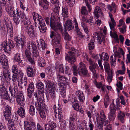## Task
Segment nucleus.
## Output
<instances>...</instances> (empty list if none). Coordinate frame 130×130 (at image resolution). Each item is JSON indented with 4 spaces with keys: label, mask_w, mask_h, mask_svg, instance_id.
Segmentation results:
<instances>
[{
    "label": "nucleus",
    "mask_w": 130,
    "mask_h": 130,
    "mask_svg": "<svg viewBox=\"0 0 130 130\" xmlns=\"http://www.w3.org/2000/svg\"><path fill=\"white\" fill-rule=\"evenodd\" d=\"M59 11H58V12H57L55 13L53 17H51L50 18V20L49 21V23L50 24L49 25L50 26L51 28L54 30L62 32L63 30V29L60 23L58 22L56 23L54 19H57V18L58 19H59Z\"/></svg>",
    "instance_id": "nucleus-1"
},
{
    "label": "nucleus",
    "mask_w": 130,
    "mask_h": 130,
    "mask_svg": "<svg viewBox=\"0 0 130 130\" xmlns=\"http://www.w3.org/2000/svg\"><path fill=\"white\" fill-rule=\"evenodd\" d=\"M34 21L35 22V24L36 27H37L38 26L37 23H38V28L41 32L43 33L46 31V26L44 21L40 15L36 18V21Z\"/></svg>",
    "instance_id": "nucleus-2"
},
{
    "label": "nucleus",
    "mask_w": 130,
    "mask_h": 130,
    "mask_svg": "<svg viewBox=\"0 0 130 130\" xmlns=\"http://www.w3.org/2000/svg\"><path fill=\"white\" fill-rule=\"evenodd\" d=\"M2 48L6 53H10L13 50V48L15 45L14 42L10 40H8L7 41L3 42L2 44Z\"/></svg>",
    "instance_id": "nucleus-3"
},
{
    "label": "nucleus",
    "mask_w": 130,
    "mask_h": 130,
    "mask_svg": "<svg viewBox=\"0 0 130 130\" xmlns=\"http://www.w3.org/2000/svg\"><path fill=\"white\" fill-rule=\"evenodd\" d=\"M44 91L38 90L37 92H34V95L37 100V102L35 103V107H36L37 108L39 107L38 106H39V105H43V104H44L43 102V99L42 98H43L44 100H45L44 97Z\"/></svg>",
    "instance_id": "nucleus-4"
},
{
    "label": "nucleus",
    "mask_w": 130,
    "mask_h": 130,
    "mask_svg": "<svg viewBox=\"0 0 130 130\" xmlns=\"http://www.w3.org/2000/svg\"><path fill=\"white\" fill-rule=\"evenodd\" d=\"M14 40L16 42L17 47L19 49L22 48L26 42V38L24 35H21L19 37L15 36Z\"/></svg>",
    "instance_id": "nucleus-5"
},
{
    "label": "nucleus",
    "mask_w": 130,
    "mask_h": 130,
    "mask_svg": "<svg viewBox=\"0 0 130 130\" xmlns=\"http://www.w3.org/2000/svg\"><path fill=\"white\" fill-rule=\"evenodd\" d=\"M14 40L16 42L17 47L19 49L22 48L26 42V38L24 35H21L19 37L15 36Z\"/></svg>",
    "instance_id": "nucleus-6"
},
{
    "label": "nucleus",
    "mask_w": 130,
    "mask_h": 130,
    "mask_svg": "<svg viewBox=\"0 0 130 130\" xmlns=\"http://www.w3.org/2000/svg\"><path fill=\"white\" fill-rule=\"evenodd\" d=\"M86 59L90 64V66H89L90 70L92 73L94 77L97 78L98 77V74L96 72V70L99 68L98 65L93 61L91 59L88 57H87Z\"/></svg>",
    "instance_id": "nucleus-7"
},
{
    "label": "nucleus",
    "mask_w": 130,
    "mask_h": 130,
    "mask_svg": "<svg viewBox=\"0 0 130 130\" xmlns=\"http://www.w3.org/2000/svg\"><path fill=\"white\" fill-rule=\"evenodd\" d=\"M17 12L18 15H20L21 17V20L23 22L24 26L26 27V28H27L28 27H30V26L31 25H30L31 22L26 16L24 12L21 11H20L19 13L18 12Z\"/></svg>",
    "instance_id": "nucleus-8"
},
{
    "label": "nucleus",
    "mask_w": 130,
    "mask_h": 130,
    "mask_svg": "<svg viewBox=\"0 0 130 130\" xmlns=\"http://www.w3.org/2000/svg\"><path fill=\"white\" fill-rule=\"evenodd\" d=\"M76 52L69 51L68 53L65 55V59L68 62L70 63L71 64H73L76 61L75 58V52Z\"/></svg>",
    "instance_id": "nucleus-9"
},
{
    "label": "nucleus",
    "mask_w": 130,
    "mask_h": 130,
    "mask_svg": "<svg viewBox=\"0 0 130 130\" xmlns=\"http://www.w3.org/2000/svg\"><path fill=\"white\" fill-rule=\"evenodd\" d=\"M78 74L80 76H86L87 77L89 76L88 70L86 68V66L83 63L81 62L79 63L78 69Z\"/></svg>",
    "instance_id": "nucleus-10"
},
{
    "label": "nucleus",
    "mask_w": 130,
    "mask_h": 130,
    "mask_svg": "<svg viewBox=\"0 0 130 130\" xmlns=\"http://www.w3.org/2000/svg\"><path fill=\"white\" fill-rule=\"evenodd\" d=\"M16 98V101L18 103V105L21 107H24L25 105L26 102L22 92H20L19 94L17 95Z\"/></svg>",
    "instance_id": "nucleus-11"
},
{
    "label": "nucleus",
    "mask_w": 130,
    "mask_h": 130,
    "mask_svg": "<svg viewBox=\"0 0 130 130\" xmlns=\"http://www.w3.org/2000/svg\"><path fill=\"white\" fill-rule=\"evenodd\" d=\"M18 78L21 82V84L20 85L19 87L21 89L23 88H25L27 84V80L26 77L24 75L22 72L20 71L19 72Z\"/></svg>",
    "instance_id": "nucleus-12"
},
{
    "label": "nucleus",
    "mask_w": 130,
    "mask_h": 130,
    "mask_svg": "<svg viewBox=\"0 0 130 130\" xmlns=\"http://www.w3.org/2000/svg\"><path fill=\"white\" fill-rule=\"evenodd\" d=\"M14 61L17 62L20 66L23 67L26 64L25 60L19 53H17L15 55Z\"/></svg>",
    "instance_id": "nucleus-13"
},
{
    "label": "nucleus",
    "mask_w": 130,
    "mask_h": 130,
    "mask_svg": "<svg viewBox=\"0 0 130 130\" xmlns=\"http://www.w3.org/2000/svg\"><path fill=\"white\" fill-rule=\"evenodd\" d=\"M9 89L11 95L14 98H16L17 95L19 94L20 92H19V88L16 85L13 84L11 85Z\"/></svg>",
    "instance_id": "nucleus-14"
},
{
    "label": "nucleus",
    "mask_w": 130,
    "mask_h": 130,
    "mask_svg": "<svg viewBox=\"0 0 130 130\" xmlns=\"http://www.w3.org/2000/svg\"><path fill=\"white\" fill-rule=\"evenodd\" d=\"M54 112L56 113L55 117L57 118L58 117V118L60 120L62 118L63 115L62 114V109L59 104L57 105H55L54 106Z\"/></svg>",
    "instance_id": "nucleus-15"
},
{
    "label": "nucleus",
    "mask_w": 130,
    "mask_h": 130,
    "mask_svg": "<svg viewBox=\"0 0 130 130\" xmlns=\"http://www.w3.org/2000/svg\"><path fill=\"white\" fill-rule=\"evenodd\" d=\"M11 110L12 109L10 106L8 105L5 106V111L4 112V116L7 121L11 118Z\"/></svg>",
    "instance_id": "nucleus-16"
},
{
    "label": "nucleus",
    "mask_w": 130,
    "mask_h": 130,
    "mask_svg": "<svg viewBox=\"0 0 130 130\" xmlns=\"http://www.w3.org/2000/svg\"><path fill=\"white\" fill-rule=\"evenodd\" d=\"M38 106V107L37 108L35 107L36 109L39 111L40 117L42 118H44L46 117L44 110H46V108L45 104L43 105H40Z\"/></svg>",
    "instance_id": "nucleus-17"
},
{
    "label": "nucleus",
    "mask_w": 130,
    "mask_h": 130,
    "mask_svg": "<svg viewBox=\"0 0 130 130\" xmlns=\"http://www.w3.org/2000/svg\"><path fill=\"white\" fill-rule=\"evenodd\" d=\"M57 80L59 82L62 83L64 85H69L70 83V80L63 76L58 74L57 76Z\"/></svg>",
    "instance_id": "nucleus-18"
},
{
    "label": "nucleus",
    "mask_w": 130,
    "mask_h": 130,
    "mask_svg": "<svg viewBox=\"0 0 130 130\" xmlns=\"http://www.w3.org/2000/svg\"><path fill=\"white\" fill-rule=\"evenodd\" d=\"M12 70L13 73L12 75V80L14 82H15L17 81L18 77L19 74V73H18V68L16 65H14L12 66Z\"/></svg>",
    "instance_id": "nucleus-19"
},
{
    "label": "nucleus",
    "mask_w": 130,
    "mask_h": 130,
    "mask_svg": "<svg viewBox=\"0 0 130 130\" xmlns=\"http://www.w3.org/2000/svg\"><path fill=\"white\" fill-rule=\"evenodd\" d=\"M50 37L52 39L54 37L55 41V42H59L61 41V36L57 32H55L53 31H51Z\"/></svg>",
    "instance_id": "nucleus-20"
},
{
    "label": "nucleus",
    "mask_w": 130,
    "mask_h": 130,
    "mask_svg": "<svg viewBox=\"0 0 130 130\" xmlns=\"http://www.w3.org/2000/svg\"><path fill=\"white\" fill-rule=\"evenodd\" d=\"M36 47L38 50H41V46H40V44L41 46L42 49V50H44L47 47V46L46 45L45 43L44 40L42 39H40L39 41L37 40V41L36 43Z\"/></svg>",
    "instance_id": "nucleus-21"
},
{
    "label": "nucleus",
    "mask_w": 130,
    "mask_h": 130,
    "mask_svg": "<svg viewBox=\"0 0 130 130\" xmlns=\"http://www.w3.org/2000/svg\"><path fill=\"white\" fill-rule=\"evenodd\" d=\"M25 54L26 60L31 64H34V59L31 57V54L29 50H26L25 51Z\"/></svg>",
    "instance_id": "nucleus-22"
},
{
    "label": "nucleus",
    "mask_w": 130,
    "mask_h": 130,
    "mask_svg": "<svg viewBox=\"0 0 130 130\" xmlns=\"http://www.w3.org/2000/svg\"><path fill=\"white\" fill-rule=\"evenodd\" d=\"M30 44L32 47V55L34 57H37L39 56V53L37 49L36 44L33 41L31 42Z\"/></svg>",
    "instance_id": "nucleus-23"
},
{
    "label": "nucleus",
    "mask_w": 130,
    "mask_h": 130,
    "mask_svg": "<svg viewBox=\"0 0 130 130\" xmlns=\"http://www.w3.org/2000/svg\"><path fill=\"white\" fill-rule=\"evenodd\" d=\"M56 126V123L51 121H49L48 123L45 124L44 125L45 130H55V129Z\"/></svg>",
    "instance_id": "nucleus-24"
},
{
    "label": "nucleus",
    "mask_w": 130,
    "mask_h": 130,
    "mask_svg": "<svg viewBox=\"0 0 130 130\" xmlns=\"http://www.w3.org/2000/svg\"><path fill=\"white\" fill-rule=\"evenodd\" d=\"M26 32L28 35L30 37L35 38L36 36V33L34 27L30 25V27L26 28Z\"/></svg>",
    "instance_id": "nucleus-25"
},
{
    "label": "nucleus",
    "mask_w": 130,
    "mask_h": 130,
    "mask_svg": "<svg viewBox=\"0 0 130 130\" xmlns=\"http://www.w3.org/2000/svg\"><path fill=\"white\" fill-rule=\"evenodd\" d=\"M76 98H78L80 103H83L85 100V98L83 92L80 90H78L75 93Z\"/></svg>",
    "instance_id": "nucleus-26"
},
{
    "label": "nucleus",
    "mask_w": 130,
    "mask_h": 130,
    "mask_svg": "<svg viewBox=\"0 0 130 130\" xmlns=\"http://www.w3.org/2000/svg\"><path fill=\"white\" fill-rule=\"evenodd\" d=\"M68 8L66 6L62 7V13L61 15L63 21H65L68 17Z\"/></svg>",
    "instance_id": "nucleus-27"
},
{
    "label": "nucleus",
    "mask_w": 130,
    "mask_h": 130,
    "mask_svg": "<svg viewBox=\"0 0 130 130\" xmlns=\"http://www.w3.org/2000/svg\"><path fill=\"white\" fill-rule=\"evenodd\" d=\"M0 93L2 98L9 101H10L11 100L10 98L8 93L7 89L6 88L1 91H0Z\"/></svg>",
    "instance_id": "nucleus-28"
},
{
    "label": "nucleus",
    "mask_w": 130,
    "mask_h": 130,
    "mask_svg": "<svg viewBox=\"0 0 130 130\" xmlns=\"http://www.w3.org/2000/svg\"><path fill=\"white\" fill-rule=\"evenodd\" d=\"M0 62L3 67H7L8 65L7 59L5 55H2L0 56Z\"/></svg>",
    "instance_id": "nucleus-29"
},
{
    "label": "nucleus",
    "mask_w": 130,
    "mask_h": 130,
    "mask_svg": "<svg viewBox=\"0 0 130 130\" xmlns=\"http://www.w3.org/2000/svg\"><path fill=\"white\" fill-rule=\"evenodd\" d=\"M109 17L110 18L111 21L112 22H109V25L111 30L115 31V28L114 27L116 26V23L112 17V15L111 13H109Z\"/></svg>",
    "instance_id": "nucleus-30"
},
{
    "label": "nucleus",
    "mask_w": 130,
    "mask_h": 130,
    "mask_svg": "<svg viewBox=\"0 0 130 130\" xmlns=\"http://www.w3.org/2000/svg\"><path fill=\"white\" fill-rule=\"evenodd\" d=\"M17 113L21 118H24L25 116V110L23 107L19 108Z\"/></svg>",
    "instance_id": "nucleus-31"
},
{
    "label": "nucleus",
    "mask_w": 130,
    "mask_h": 130,
    "mask_svg": "<svg viewBox=\"0 0 130 130\" xmlns=\"http://www.w3.org/2000/svg\"><path fill=\"white\" fill-rule=\"evenodd\" d=\"M75 28L77 32V38L80 40L84 38V35L80 31V29L78 28L77 23L76 22L75 24Z\"/></svg>",
    "instance_id": "nucleus-32"
},
{
    "label": "nucleus",
    "mask_w": 130,
    "mask_h": 130,
    "mask_svg": "<svg viewBox=\"0 0 130 130\" xmlns=\"http://www.w3.org/2000/svg\"><path fill=\"white\" fill-rule=\"evenodd\" d=\"M39 4L45 10H47L49 8V3L46 0L39 2Z\"/></svg>",
    "instance_id": "nucleus-33"
},
{
    "label": "nucleus",
    "mask_w": 130,
    "mask_h": 130,
    "mask_svg": "<svg viewBox=\"0 0 130 130\" xmlns=\"http://www.w3.org/2000/svg\"><path fill=\"white\" fill-rule=\"evenodd\" d=\"M3 75L5 78L8 77L9 79H11L10 74V71L8 70L7 66L6 67H3Z\"/></svg>",
    "instance_id": "nucleus-34"
},
{
    "label": "nucleus",
    "mask_w": 130,
    "mask_h": 130,
    "mask_svg": "<svg viewBox=\"0 0 130 130\" xmlns=\"http://www.w3.org/2000/svg\"><path fill=\"white\" fill-rule=\"evenodd\" d=\"M100 33H98L97 32H95L93 34V38L94 40H95L96 39L98 40V43L99 44H100L101 43V42L102 41L104 43L105 42V39L102 40L101 39V37L100 36Z\"/></svg>",
    "instance_id": "nucleus-35"
},
{
    "label": "nucleus",
    "mask_w": 130,
    "mask_h": 130,
    "mask_svg": "<svg viewBox=\"0 0 130 130\" xmlns=\"http://www.w3.org/2000/svg\"><path fill=\"white\" fill-rule=\"evenodd\" d=\"M14 124L13 121L10 119L8 120V126L9 130H17L14 126Z\"/></svg>",
    "instance_id": "nucleus-36"
},
{
    "label": "nucleus",
    "mask_w": 130,
    "mask_h": 130,
    "mask_svg": "<svg viewBox=\"0 0 130 130\" xmlns=\"http://www.w3.org/2000/svg\"><path fill=\"white\" fill-rule=\"evenodd\" d=\"M56 48L55 49V52L56 54L58 55L60 54V51H61L62 46L61 43V41L59 43L55 42Z\"/></svg>",
    "instance_id": "nucleus-37"
},
{
    "label": "nucleus",
    "mask_w": 130,
    "mask_h": 130,
    "mask_svg": "<svg viewBox=\"0 0 130 130\" xmlns=\"http://www.w3.org/2000/svg\"><path fill=\"white\" fill-rule=\"evenodd\" d=\"M36 84V87L38 89V90L44 91V84L40 80H38Z\"/></svg>",
    "instance_id": "nucleus-38"
},
{
    "label": "nucleus",
    "mask_w": 130,
    "mask_h": 130,
    "mask_svg": "<svg viewBox=\"0 0 130 130\" xmlns=\"http://www.w3.org/2000/svg\"><path fill=\"white\" fill-rule=\"evenodd\" d=\"M26 71L28 76V77H33L35 75V74L33 69L30 66H28L26 69Z\"/></svg>",
    "instance_id": "nucleus-39"
},
{
    "label": "nucleus",
    "mask_w": 130,
    "mask_h": 130,
    "mask_svg": "<svg viewBox=\"0 0 130 130\" xmlns=\"http://www.w3.org/2000/svg\"><path fill=\"white\" fill-rule=\"evenodd\" d=\"M75 119L70 118L69 124V128L70 130H74L76 127L74 123Z\"/></svg>",
    "instance_id": "nucleus-40"
},
{
    "label": "nucleus",
    "mask_w": 130,
    "mask_h": 130,
    "mask_svg": "<svg viewBox=\"0 0 130 130\" xmlns=\"http://www.w3.org/2000/svg\"><path fill=\"white\" fill-rule=\"evenodd\" d=\"M37 109H35L34 107L32 105L29 106V114L32 116H33L37 114Z\"/></svg>",
    "instance_id": "nucleus-41"
},
{
    "label": "nucleus",
    "mask_w": 130,
    "mask_h": 130,
    "mask_svg": "<svg viewBox=\"0 0 130 130\" xmlns=\"http://www.w3.org/2000/svg\"><path fill=\"white\" fill-rule=\"evenodd\" d=\"M94 14L95 16L97 18L103 15V13L102 12L100 8L98 6L96 7L95 8Z\"/></svg>",
    "instance_id": "nucleus-42"
},
{
    "label": "nucleus",
    "mask_w": 130,
    "mask_h": 130,
    "mask_svg": "<svg viewBox=\"0 0 130 130\" xmlns=\"http://www.w3.org/2000/svg\"><path fill=\"white\" fill-rule=\"evenodd\" d=\"M44 82L46 84V88H48L49 90H52L53 89H54L53 83L50 80H46Z\"/></svg>",
    "instance_id": "nucleus-43"
},
{
    "label": "nucleus",
    "mask_w": 130,
    "mask_h": 130,
    "mask_svg": "<svg viewBox=\"0 0 130 130\" xmlns=\"http://www.w3.org/2000/svg\"><path fill=\"white\" fill-rule=\"evenodd\" d=\"M73 44L71 41L66 42V44L65 45L66 48L71 50L70 51L75 52L74 49L72 47Z\"/></svg>",
    "instance_id": "nucleus-44"
},
{
    "label": "nucleus",
    "mask_w": 130,
    "mask_h": 130,
    "mask_svg": "<svg viewBox=\"0 0 130 130\" xmlns=\"http://www.w3.org/2000/svg\"><path fill=\"white\" fill-rule=\"evenodd\" d=\"M4 79L2 76H0V91L6 88L4 86Z\"/></svg>",
    "instance_id": "nucleus-45"
},
{
    "label": "nucleus",
    "mask_w": 130,
    "mask_h": 130,
    "mask_svg": "<svg viewBox=\"0 0 130 130\" xmlns=\"http://www.w3.org/2000/svg\"><path fill=\"white\" fill-rule=\"evenodd\" d=\"M94 83L98 88L100 89L101 88V90L103 91H104L105 89V85L102 84L101 82L98 83L95 80L94 81Z\"/></svg>",
    "instance_id": "nucleus-46"
},
{
    "label": "nucleus",
    "mask_w": 130,
    "mask_h": 130,
    "mask_svg": "<svg viewBox=\"0 0 130 130\" xmlns=\"http://www.w3.org/2000/svg\"><path fill=\"white\" fill-rule=\"evenodd\" d=\"M125 114L124 112L120 111L118 112V119H119L122 123H123L124 122V117Z\"/></svg>",
    "instance_id": "nucleus-47"
},
{
    "label": "nucleus",
    "mask_w": 130,
    "mask_h": 130,
    "mask_svg": "<svg viewBox=\"0 0 130 130\" xmlns=\"http://www.w3.org/2000/svg\"><path fill=\"white\" fill-rule=\"evenodd\" d=\"M72 107L75 110H77L80 107L78 102L76 99H75L72 102Z\"/></svg>",
    "instance_id": "nucleus-48"
},
{
    "label": "nucleus",
    "mask_w": 130,
    "mask_h": 130,
    "mask_svg": "<svg viewBox=\"0 0 130 130\" xmlns=\"http://www.w3.org/2000/svg\"><path fill=\"white\" fill-rule=\"evenodd\" d=\"M17 12H18L19 13H20V12H19V11L17 10V11H16V16H15V17H13V21L14 23H15L16 24L18 25L19 24V23L20 22V20H19V18H21V17L20 16V15L18 16L17 14Z\"/></svg>",
    "instance_id": "nucleus-49"
},
{
    "label": "nucleus",
    "mask_w": 130,
    "mask_h": 130,
    "mask_svg": "<svg viewBox=\"0 0 130 130\" xmlns=\"http://www.w3.org/2000/svg\"><path fill=\"white\" fill-rule=\"evenodd\" d=\"M110 112L109 113L116 114L117 108L115 106L113 102L110 104Z\"/></svg>",
    "instance_id": "nucleus-50"
},
{
    "label": "nucleus",
    "mask_w": 130,
    "mask_h": 130,
    "mask_svg": "<svg viewBox=\"0 0 130 130\" xmlns=\"http://www.w3.org/2000/svg\"><path fill=\"white\" fill-rule=\"evenodd\" d=\"M108 76L107 77V79L108 81L109 82H111L112 80L113 75H112V71L111 70L107 71Z\"/></svg>",
    "instance_id": "nucleus-51"
},
{
    "label": "nucleus",
    "mask_w": 130,
    "mask_h": 130,
    "mask_svg": "<svg viewBox=\"0 0 130 130\" xmlns=\"http://www.w3.org/2000/svg\"><path fill=\"white\" fill-rule=\"evenodd\" d=\"M71 69L73 71L74 75L77 76L78 73V69L76 66L73 64L72 65Z\"/></svg>",
    "instance_id": "nucleus-52"
},
{
    "label": "nucleus",
    "mask_w": 130,
    "mask_h": 130,
    "mask_svg": "<svg viewBox=\"0 0 130 130\" xmlns=\"http://www.w3.org/2000/svg\"><path fill=\"white\" fill-rule=\"evenodd\" d=\"M113 54L111 55L110 58V60L112 67H114L115 66V62L116 60V58L114 55V58H113Z\"/></svg>",
    "instance_id": "nucleus-53"
},
{
    "label": "nucleus",
    "mask_w": 130,
    "mask_h": 130,
    "mask_svg": "<svg viewBox=\"0 0 130 130\" xmlns=\"http://www.w3.org/2000/svg\"><path fill=\"white\" fill-rule=\"evenodd\" d=\"M69 25H67L65 27H64L65 28V30L66 31L68 30L69 31L70 30H71L73 29V28L74 27V26L72 24V21H69Z\"/></svg>",
    "instance_id": "nucleus-54"
},
{
    "label": "nucleus",
    "mask_w": 130,
    "mask_h": 130,
    "mask_svg": "<svg viewBox=\"0 0 130 130\" xmlns=\"http://www.w3.org/2000/svg\"><path fill=\"white\" fill-rule=\"evenodd\" d=\"M104 123L102 121L98 122L96 125L97 130H103V124Z\"/></svg>",
    "instance_id": "nucleus-55"
},
{
    "label": "nucleus",
    "mask_w": 130,
    "mask_h": 130,
    "mask_svg": "<svg viewBox=\"0 0 130 130\" xmlns=\"http://www.w3.org/2000/svg\"><path fill=\"white\" fill-rule=\"evenodd\" d=\"M38 65L41 67H43L45 65V61L43 59H39L38 61Z\"/></svg>",
    "instance_id": "nucleus-56"
},
{
    "label": "nucleus",
    "mask_w": 130,
    "mask_h": 130,
    "mask_svg": "<svg viewBox=\"0 0 130 130\" xmlns=\"http://www.w3.org/2000/svg\"><path fill=\"white\" fill-rule=\"evenodd\" d=\"M81 13L83 15H86L88 13L86 7L85 6H83L82 8L80 11Z\"/></svg>",
    "instance_id": "nucleus-57"
},
{
    "label": "nucleus",
    "mask_w": 130,
    "mask_h": 130,
    "mask_svg": "<svg viewBox=\"0 0 130 130\" xmlns=\"http://www.w3.org/2000/svg\"><path fill=\"white\" fill-rule=\"evenodd\" d=\"M35 89L34 84L31 82L28 85L27 90L34 91Z\"/></svg>",
    "instance_id": "nucleus-58"
},
{
    "label": "nucleus",
    "mask_w": 130,
    "mask_h": 130,
    "mask_svg": "<svg viewBox=\"0 0 130 130\" xmlns=\"http://www.w3.org/2000/svg\"><path fill=\"white\" fill-rule=\"evenodd\" d=\"M88 48L89 50L93 49L94 47V43L92 40H91L88 44Z\"/></svg>",
    "instance_id": "nucleus-59"
},
{
    "label": "nucleus",
    "mask_w": 130,
    "mask_h": 130,
    "mask_svg": "<svg viewBox=\"0 0 130 130\" xmlns=\"http://www.w3.org/2000/svg\"><path fill=\"white\" fill-rule=\"evenodd\" d=\"M108 117L110 121H113L116 117V114L109 113L108 115Z\"/></svg>",
    "instance_id": "nucleus-60"
},
{
    "label": "nucleus",
    "mask_w": 130,
    "mask_h": 130,
    "mask_svg": "<svg viewBox=\"0 0 130 130\" xmlns=\"http://www.w3.org/2000/svg\"><path fill=\"white\" fill-rule=\"evenodd\" d=\"M51 3L54 4H56L58 9V8H60V4L59 3V0H51Z\"/></svg>",
    "instance_id": "nucleus-61"
},
{
    "label": "nucleus",
    "mask_w": 130,
    "mask_h": 130,
    "mask_svg": "<svg viewBox=\"0 0 130 130\" xmlns=\"http://www.w3.org/2000/svg\"><path fill=\"white\" fill-rule=\"evenodd\" d=\"M103 65L106 72L111 70L109 65L108 62H104Z\"/></svg>",
    "instance_id": "nucleus-62"
},
{
    "label": "nucleus",
    "mask_w": 130,
    "mask_h": 130,
    "mask_svg": "<svg viewBox=\"0 0 130 130\" xmlns=\"http://www.w3.org/2000/svg\"><path fill=\"white\" fill-rule=\"evenodd\" d=\"M24 127L25 130H32V128L25 121H24Z\"/></svg>",
    "instance_id": "nucleus-63"
},
{
    "label": "nucleus",
    "mask_w": 130,
    "mask_h": 130,
    "mask_svg": "<svg viewBox=\"0 0 130 130\" xmlns=\"http://www.w3.org/2000/svg\"><path fill=\"white\" fill-rule=\"evenodd\" d=\"M25 121L27 123V124L29 125H30L31 128L34 127H35V123L32 120H29L28 121Z\"/></svg>",
    "instance_id": "nucleus-64"
}]
</instances>
